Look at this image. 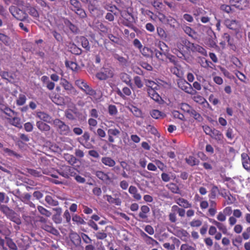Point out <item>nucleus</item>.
Returning a JSON list of instances; mask_svg holds the SVG:
<instances>
[{"label": "nucleus", "instance_id": "22", "mask_svg": "<svg viewBox=\"0 0 250 250\" xmlns=\"http://www.w3.org/2000/svg\"><path fill=\"white\" fill-rule=\"evenodd\" d=\"M42 228L45 231L54 235H57L59 232L57 229L54 228L51 223H44L42 226Z\"/></svg>", "mask_w": 250, "mask_h": 250}, {"label": "nucleus", "instance_id": "21", "mask_svg": "<svg viewBox=\"0 0 250 250\" xmlns=\"http://www.w3.org/2000/svg\"><path fill=\"white\" fill-rule=\"evenodd\" d=\"M129 193L132 195L134 199L136 201H139L141 199L142 196L136 187L130 186L128 189Z\"/></svg>", "mask_w": 250, "mask_h": 250}, {"label": "nucleus", "instance_id": "41", "mask_svg": "<svg viewBox=\"0 0 250 250\" xmlns=\"http://www.w3.org/2000/svg\"><path fill=\"white\" fill-rule=\"evenodd\" d=\"M51 100L53 103L57 105H62L64 104L63 98L59 95H56L55 96L52 97Z\"/></svg>", "mask_w": 250, "mask_h": 250}, {"label": "nucleus", "instance_id": "53", "mask_svg": "<svg viewBox=\"0 0 250 250\" xmlns=\"http://www.w3.org/2000/svg\"><path fill=\"white\" fill-rule=\"evenodd\" d=\"M26 101V97L25 95L21 94L19 96L18 99L16 101L17 105L21 106L23 105Z\"/></svg>", "mask_w": 250, "mask_h": 250}, {"label": "nucleus", "instance_id": "10", "mask_svg": "<svg viewBox=\"0 0 250 250\" xmlns=\"http://www.w3.org/2000/svg\"><path fill=\"white\" fill-rule=\"evenodd\" d=\"M231 3L233 6L239 10H244L249 6V2L248 0H232Z\"/></svg>", "mask_w": 250, "mask_h": 250}, {"label": "nucleus", "instance_id": "55", "mask_svg": "<svg viewBox=\"0 0 250 250\" xmlns=\"http://www.w3.org/2000/svg\"><path fill=\"white\" fill-rule=\"evenodd\" d=\"M3 151L5 153L7 154L8 156H14L17 158H20L21 157V156L19 154H18L16 152L12 150H11L9 148H4Z\"/></svg>", "mask_w": 250, "mask_h": 250}, {"label": "nucleus", "instance_id": "4", "mask_svg": "<svg viewBox=\"0 0 250 250\" xmlns=\"http://www.w3.org/2000/svg\"><path fill=\"white\" fill-rule=\"evenodd\" d=\"M58 173L65 178L73 177L76 175L75 169L74 167L68 166H62L59 170Z\"/></svg>", "mask_w": 250, "mask_h": 250}, {"label": "nucleus", "instance_id": "36", "mask_svg": "<svg viewBox=\"0 0 250 250\" xmlns=\"http://www.w3.org/2000/svg\"><path fill=\"white\" fill-rule=\"evenodd\" d=\"M64 23L66 26H67L70 30L74 33H78L79 30L77 26L72 24L69 20L64 19Z\"/></svg>", "mask_w": 250, "mask_h": 250}, {"label": "nucleus", "instance_id": "61", "mask_svg": "<svg viewBox=\"0 0 250 250\" xmlns=\"http://www.w3.org/2000/svg\"><path fill=\"white\" fill-rule=\"evenodd\" d=\"M70 51L72 53L76 55H81L82 52V49L75 44H73L70 47Z\"/></svg>", "mask_w": 250, "mask_h": 250}, {"label": "nucleus", "instance_id": "64", "mask_svg": "<svg viewBox=\"0 0 250 250\" xmlns=\"http://www.w3.org/2000/svg\"><path fill=\"white\" fill-rule=\"evenodd\" d=\"M242 236L245 240L250 238V226L246 228V230L242 233Z\"/></svg>", "mask_w": 250, "mask_h": 250}, {"label": "nucleus", "instance_id": "52", "mask_svg": "<svg viewBox=\"0 0 250 250\" xmlns=\"http://www.w3.org/2000/svg\"><path fill=\"white\" fill-rule=\"evenodd\" d=\"M56 210L59 211L58 212L59 213H57L54 215H53L52 219L53 221L56 224H60L62 222V219L61 216V209L60 208H58L56 209Z\"/></svg>", "mask_w": 250, "mask_h": 250}, {"label": "nucleus", "instance_id": "35", "mask_svg": "<svg viewBox=\"0 0 250 250\" xmlns=\"http://www.w3.org/2000/svg\"><path fill=\"white\" fill-rule=\"evenodd\" d=\"M220 193V190L217 186L213 185L212 187L210 193L208 194V197L210 199H215L217 195Z\"/></svg>", "mask_w": 250, "mask_h": 250}, {"label": "nucleus", "instance_id": "49", "mask_svg": "<svg viewBox=\"0 0 250 250\" xmlns=\"http://www.w3.org/2000/svg\"><path fill=\"white\" fill-rule=\"evenodd\" d=\"M189 113L190 116L193 117L195 120L201 121L203 119L201 115L193 109H190Z\"/></svg>", "mask_w": 250, "mask_h": 250}, {"label": "nucleus", "instance_id": "25", "mask_svg": "<svg viewBox=\"0 0 250 250\" xmlns=\"http://www.w3.org/2000/svg\"><path fill=\"white\" fill-rule=\"evenodd\" d=\"M120 78L124 83L128 85L133 90H134V86L131 83L130 76L129 75L125 73H121Z\"/></svg>", "mask_w": 250, "mask_h": 250}, {"label": "nucleus", "instance_id": "18", "mask_svg": "<svg viewBox=\"0 0 250 250\" xmlns=\"http://www.w3.org/2000/svg\"><path fill=\"white\" fill-rule=\"evenodd\" d=\"M36 126L39 130L45 133L48 132L51 129V127L49 125L42 121H37Z\"/></svg>", "mask_w": 250, "mask_h": 250}, {"label": "nucleus", "instance_id": "19", "mask_svg": "<svg viewBox=\"0 0 250 250\" xmlns=\"http://www.w3.org/2000/svg\"><path fill=\"white\" fill-rule=\"evenodd\" d=\"M242 163L243 167L247 170H250V158L246 153L241 154Z\"/></svg>", "mask_w": 250, "mask_h": 250}, {"label": "nucleus", "instance_id": "54", "mask_svg": "<svg viewBox=\"0 0 250 250\" xmlns=\"http://www.w3.org/2000/svg\"><path fill=\"white\" fill-rule=\"evenodd\" d=\"M37 208L39 212L42 215H43L46 217H50L51 215V212L47 210L43 207L39 206Z\"/></svg>", "mask_w": 250, "mask_h": 250}, {"label": "nucleus", "instance_id": "37", "mask_svg": "<svg viewBox=\"0 0 250 250\" xmlns=\"http://www.w3.org/2000/svg\"><path fill=\"white\" fill-rule=\"evenodd\" d=\"M27 171L29 174L36 177H41L42 176V173H44L41 169L38 170L32 168H27Z\"/></svg>", "mask_w": 250, "mask_h": 250}, {"label": "nucleus", "instance_id": "33", "mask_svg": "<svg viewBox=\"0 0 250 250\" xmlns=\"http://www.w3.org/2000/svg\"><path fill=\"white\" fill-rule=\"evenodd\" d=\"M9 218L11 221L14 222L18 225H19L21 223L20 217L14 211H12V212L10 213L9 215Z\"/></svg>", "mask_w": 250, "mask_h": 250}, {"label": "nucleus", "instance_id": "12", "mask_svg": "<svg viewBox=\"0 0 250 250\" xmlns=\"http://www.w3.org/2000/svg\"><path fill=\"white\" fill-rule=\"evenodd\" d=\"M95 175L100 180L106 184H109L112 182L111 178L108 174L103 171H97Z\"/></svg>", "mask_w": 250, "mask_h": 250}, {"label": "nucleus", "instance_id": "46", "mask_svg": "<svg viewBox=\"0 0 250 250\" xmlns=\"http://www.w3.org/2000/svg\"><path fill=\"white\" fill-rule=\"evenodd\" d=\"M133 81L135 85L138 88H142L144 86V83L140 77L136 76L133 78Z\"/></svg>", "mask_w": 250, "mask_h": 250}, {"label": "nucleus", "instance_id": "28", "mask_svg": "<svg viewBox=\"0 0 250 250\" xmlns=\"http://www.w3.org/2000/svg\"><path fill=\"white\" fill-rule=\"evenodd\" d=\"M104 198L106 199V201L110 204H114L117 206H120L122 204V201L120 198H113L111 195H105L104 196Z\"/></svg>", "mask_w": 250, "mask_h": 250}, {"label": "nucleus", "instance_id": "30", "mask_svg": "<svg viewBox=\"0 0 250 250\" xmlns=\"http://www.w3.org/2000/svg\"><path fill=\"white\" fill-rule=\"evenodd\" d=\"M101 162L104 165L109 167H113L116 164L115 161L110 157H102Z\"/></svg>", "mask_w": 250, "mask_h": 250}, {"label": "nucleus", "instance_id": "8", "mask_svg": "<svg viewBox=\"0 0 250 250\" xmlns=\"http://www.w3.org/2000/svg\"><path fill=\"white\" fill-rule=\"evenodd\" d=\"M225 25L229 29L234 30L235 33H238L241 28V24L238 21L227 19L224 22Z\"/></svg>", "mask_w": 250, "mask_h": 250}, {"label": "nucleus", "instance_id": "3", "mask_svg": "<svg viewBox=\"0 0 250 250\" xmlns=\"http://www.w3.org/2000/svg\"><path fill=\"white\" fill-rule=\"evenodd\" d=\"M53 124L60 135L64 136L70 135L71 133L70 127L64 122L59 119H55L53 120Z\"/></svg>", "mask_w": 250, "mask_h": 250}, {"label": "nucleus", "instance_id": "9", "mask_svg": "<svg viewBox=\"0 0 250 250\" xmlns=\"http://www.w3.org/2000/svg\"><path fill=\"white\" fill-rule=\"evenodd\" d=\"M61 84L63 88L67 91L68 94H73L75 95L77 93L76 89L72 84L66 79L62 80Z\"/></svg>", "mask_w": 250, "mask_h": 250}, {"label": "nucleus", "instance_id": "62", "mask_svg": "<svg viewBox=\"0 0 250 250\" xmlns=\"http://www.w3.org/2000/svg\"><path fill=\"white\" fill-rule=\"evenodd\" d=\"M147 89H158L159 86L152 81L148 80L146 83Z\"/></svg>", "mask_w": 250, "mask_h": 250}, {"label": "nucleus", "instance_id": "27", "mask_svg": "<svg viewBox=\"0 0 250 250\" xmlns=\"http://www.w3.org/2000/svg\"><path fill=\"white\" fill-rule=\"evenodd\" d=\"M157 90L158 89H147L148 96L154 101L159 102L161 100V97L157 92L156 90Z\"/></svg>", "mask_w": 250, "mask_h": 250}, {"label": "nucleus", "instance_id": "24", "mask_svg": "<svg viewBox=\"0 0 250 250\" xmlns=\"http://www.w3.org/2000/svg\"><path fill=\"white\" fill-rule=\"evenodd\" d=\"M37 117L42 121L48 123H51L52 117L48 114L42 111H39L37 113Z\"/></svg>", "mask_w": 250, "mask_h": 250}, {"label": "nucleus", "instance_id": "38", "mask_svg": "<svg viewBox=\"0 0 250 250\" xmlns=\"http://www.w3.org/2000/svg\"><path fill=\"white\" fill-rule=\"evenodd\" d=\"M81 90L86 95L90 96H94L96 94V91L89 86L87 83H86L85 86L83 87V89H81Z\"/></svg>", "mask_w": 250, "mask_h": 250}, {"label": "nucleus", "instance_id": "5", "mask_svg": "<svg viewBox=\"0 0 250 250\" xmlns=\"http://www.w3.org/2000/svg\"><path fill=\"white\" fill-rule=\"evenodd\" d=\"M114 76V71L110 67L104 68L101 71L98 72L96 78L101 81L106 80L108 78H111Z\"/></svg>", "mask_w": 250, "mask_h": 250}, {"label": "nucleus", "instance_id": "56", "mask_svg": "<svg viewBox=\"0 0 250 250\" xmlns=\"http://www.w3.org/2000/svg\"><path fill=\"white\" fill-rule=\"evenodd\" d=\"M114 58L115 59L118 61V62H120V63L121 65H126L127 61V60L125 58H124L122 56H121L117 54H116L114 55Z\"/></svg>", "mask_w": 250, "mask_h": 250}, {"label": "nucleus", "instance_id": "59", "mask_svg": "<svg viewBox=\"0 0 250 250\" xmlns=\"http://www.w3.org/2000/svg\"><path fill=\"white\" fill-rule=\"evenodd\" d=\"M86 83V82L82 79H78L75 81V84L80 89H83Z\"/></svg>", "mask_w": 250, "mask_h": 250}, {"label": "nucleus", "instance_id": "15", "mask_svg": "<svg viewBox=\"0 0 250 250\" xmlns=\"http://www.w3.org/2000/svg\"><path fill=\"white\" fill-rule=\"evenodd\" d=\"M209 221L217 227L218 229L221 231L224 234L228 233V229L227 227L222 223L216 221L213 219H208Z\"/></svg>", "mask_w": 250, "mask_h": 250}, {"label": "nucleus", "instance_id": "42", "mask_svg": "<svg viewBox=\"0 0 250 250\" xmlns=\"http://www.w3.org/2000/svg\"><path fill=\"white\" fill-rule=\"evenodd\" d=\"M189 236V234L186 230L182 229L178 232V237H180L181 240L184 242L188 241Z\"/></svg>", "mask_w": 250, "mask_h": 250}, {"label": "nucleus", "instance_id": "44", "mask_svg": "<svg viewBox=\"0 0 250 250\" xmlns=\"http://www.w3.org/2000/svg\"><path fill=\"white\" fill-rule=\"evenodd\" d=\"M234 8L233 3H231L230 6L226 4H223L221 6V9L228 14L232 13Z\"/></svg>", "mask_w": 250, "mask_h": 250}, {"label": "nucleus", "instance_id": "6", "mask_svg": "<svg viewBox=\"0 0 250 250\" xmlns=\"http://www.w3.org/2000/svg\"><path fill=\"white\" fill-rule=\"evenodd\" d=\"M177 84L179 88L188 94L193 95L196 93V90L193 89L191 85L185 80H179Z\"/></svg>", "mask_w": 250, "mask_h": 250}, {"label": "nucleus", "instance_id": "7", "mask_svg": "<svg viewBox=\"0 0 250 250\" xmlns=\"http://www.w3.org/2000/svg\"><path fill=\"white\" fill-rule=\"evenodd\" d=\"M121 131L116 128H111L107 130L108 141L110 143H114L115 140L120 138Z\"/></svg>", "mask_w": 250, "mask_h": 250}, {"label": "nucleus", "instance_id": "39", "mask_svg": "<svg viewBox=\"0 0 250 250\" xmlns=\"http://www.w3.org/2000/svg\"><path fill=\"white\" fill-rule=\"evenodd\" d=\"M66 67L69 68L73 71H77L79 68L78 64L74 62L66 61L65 62Z\"/></svg>", "mask_w": 250, "mask_h": 250}, {"label": "nucleus", "instance_id": "43", "mask_svg": "<svg viewBox=\"0 0 250 250\" xmlns=\"http://www.w3.org/2000/svg\"><path fill=\"white\" fill-rule=\"evenodd\" d=\"M158 47L161 51L163 52L162 53L164 54V56L169 52V47L164 42H159Z\"/></svg>", "mask_w": 250, "mask_h": 250}, {"label": "nucleus", "instance_id": "14", "mask_svg": "<svg viewBox=\"0 0 250 250\" xmlns=\"http://www.w3.org/2000/svg\"><path fill=\"white\" fill-rule=\"evenodd\" d=\"M95 18L94 19L93 22L92 24L91 25L94 28L97 29L103 33H106L107 32L108 29L102 23L99 22L98 20L96 19L95 17H94Z\"/></svg>", "mask_w": 250, "mask_h": 250}, {"label": "nucleus", "instance_id": "47", "mask_svg": "<svg viewBox=\"0 0 250 250\" xmlns=\"http://www.w3.org/2000/svg\"><path fill=\"white\" fill-rule=\"evenodd\" d=\"M64 158L71 165H73L77 162L76 157L69 154H65Z\"/></svg>", "mask_w": 250, "mask_h": 250}, {"label": "nucleus", "instance_id": "31", "mask_svg": "<svg viewBox=\"0 0 250 250\" xmlns=\"http://www.w3.org/2000/svg\"><path fill=\"white\" fill-rule=\"evenodd\" d=\"M70 238L72 243L76 246L80 245L81 243V235H79L77 233H72Z\"/></svg>", "mask_w": 250, "mask_h": 250}, {"label": "nucleus", "instance_id": "1", "mask_svg": "<svg viewBox=\"0 0 250 250\" xmlns=\"http://www.w3.org/2000/svg\"><path fill=\"white\" fill-rule=\"evenodd\" d=\"M191 52H198L203 55L207 56V51L205 48L198 44L190 42L185 38L178 40L173 51L179 58L183 60H186V56Z\"/></svg>", "mask_w": 250, "mask_h": 250}, {"label": "nucleus", "instance_id": "45", "mask_svg": "<svg viewBox=\"0 0 250 250\" xmlns=\"http://www.w3.org/2000/svg\"><path fill=\"white\" fill-rule=\"evenodd\" d=\"M72 221L75 222L77 225H83L86 223L85 221L81 216L75 214L72 216Z\"/></svg>", "mask_w": 250, "mask_h": 250}, {"label": "nucleus", "instance_id": "20", "mask_svg": "<svg viewBox=\"0 0 250 250\" xmlns=\"http://www.w3.org/2000/svg\"><path fill=\"white\" fill-rule=\"evenodd\" d=\"M210 137L217 141L218 143H223L224 139L223 134L218 130L213 128Z\"/></svg>", "mask_w": 250, "mask_h": 250}, {"label": "nucleus", "instance_id": "48", "mask_svg": "<svg viewBox=\"0 0 250 250\" xmlns=\"http://www.w3.org/2000/svg\"><path fill=\"white\" fill-rule=\"evenodd\" d=\"M168 188L172 193L177 194L180 193V190L176 184L173 183H170L168 185Z\"/></svg>", "mask_w": 250, "mask_h": 250}, {"label": "nucleus", "instance_id": "34", "mask_svg": "<svg viewBox=\"0 0 250 250\" xmlns=\"http://www.w3.org/2000/svg\"><path fill=\"white\" fill-rule=\"evenodd\" d=\"M185 160L186 163L191 167L198 165L199 164V160L193 156H189L185 159Z\"/></svg>", "mask_w": 250, "mask_h": 250}, {"label": "nucleus", "instance_id": "40", "mask_svg": "<svg viewBox=\"0 0 250 250\" xmlns=\"http://www.w3.org/2000/svg\"><path fill=\"white\" fill-rule=\"evenodd\" d=\"M140 51L144 56L146 58L151 57L153 54L151 49L146 46L142 47L141 50H140Z\"/></svg>", "mask_w": 250, "mask_h": 250}, {"label": "nucleus", "instance_id": "17", "mask_svg": "<svg viewBox=\"0 0 250 250\" xmlns=\"http://www.w3.org/2000/svg\"><path fill=\"white\" fill-rule=\"evenodd\" d=\"M70 2L75 8L74 10L76 11L77 14L82 16L86 15L84 11L81 8V3L78 0H70Z\"/></svg>", "mask_w": 250, "mask_h": 250}, {"label": "nucleus", "instance_id": "13", "mask_svg": "<svg viewBox=\"0 0 250 250\" xmlns=\"http://www.w3.org/2000/svg\"><path fill=\"white\" fill-rule=\"evenodd\" d=\"M174 201L177 204L183 208H188L192 207L191 203H189L187 199L184 198L175 197L174 198Z\"/></svg>", "mask_w": 250, "mask_h": 250}, {"label": "nucleus", "instance_id": "60", "mask_svg": "<svg viewBox=\"0 0 250 250\" xmlns=\"http://www.w3.org/2000/svg\"><path fill=\"white\" fill-rule=\"evenodd\" d=\"M9 122L12 125L16 127H20L21 126V120L19 118L14 117L10 120Z\"/></svg>", "mask_w": 250, "mask_h": 250}, {"label": "nucleus", "instance_id": "23", "mask_svg": "<svg viewBox=\"0 0 250 250\" xmlns=\"http://www.w3.org/2000/svg\"><path fill=\"white\" fill-rule=\"evenodd\" d=\"M138 231L140 236L147 244H152L153 243H157L155 240L149 236L140 229H139Z\"/></svg>", "mask_w": 250, "mask_h": 250}, {"label": "nucleus", "instance_id": "58", "mask_svg": "<svg viewBox=\"0 0 250 250\" xmlns=\"http://www.w3.org/2000/svg\"><path fill=\"white\" fill-rule=\"evenodd\" d=\"M82 46L86 49V51H89L90 46L89 44V42L86 38L85 37H82L81 38Z\"/></svg>", "mask_w": 250, "mask_h": 250}, {"label": "nucleus", "instance_id": "16", "mask_svg": "<svg viewBox=\"0 0 250 250\" xmlns=\"http://www.w3.org/2000/svg\"><path fill=\"white\" fill-rule=\"evenodd\" d=\"M150 211L149 208L146 205H143L141 207L140 211L138 214L140 218L143 221L148 219L147 213Z\"/></svg>", "mask_w": 250, "mask_h": 250}, {"label": "nucleus", "instance_id": "26", "mask_svg": "<svg viewBox=\"0 0 250 250\" xmlns=\"http://www.w3.org/2000/svg\"><path fill=\"white\" fill-rule=\"evenodd\" d=\"M105 8L110 12L106 14V16H117L119 13V10L116 6L113 5H106Z\"/></svg>", "mask_w": 250, "mask_h": 250}, {"label": "nucleus", "instance_id": "50", "mask_svg": "<svg viewBox=\"0 0 250 250\" xmlns=\"http://www.w3.org/2000/svg\"><path fill=\"white\" fill-rule=\"evenodd\" d=\"M0 41L5 45L8 46L10 44V38L4 34L0 33Z\"/></svg>", "mask_w": 250, "mask_h": 250}, {"label": "nucleus", "instance_id": "2", "mask_svg": "<svg viewBox=\"0 0 250 250\" xmlns=\"http://www.w3.org/2000/svg\"><path fill=\"white\" fill-rule=\"evenodd\" d=\"M9 11L12 16L21 15L24 14L25 16H38L37 10L33 7L27 6L24 10H21L17 6H11L9 8Z\"/></svg>", "mask_w": 250, "mask_h": 250}, {"label": "nucleus", "instance_id": "32", "mask_svg": "<svg viewBox=\"0 0 250 250\" xmlns=\"http://www.w3.org/2000/svg\"><path fill=\"white\" fill-rule=\"evenodd\" d=\"M151 117L155 119H162L166 117V114L157 109H153L150 112Z\"/></svg>", "mask_w": 250, "mask_h": 250}, {"label": "nucleus", "instance_id": "63", "mask_svg": "<svg viewBox=\"0 0 250 250\" xmlns=\"http://www.w3.org/2000/svg\"><path fill=\"white\" fill-rule=\"evenodd\" d=\"M81 239H82L83 243L86 245L92 243V240L89 237L87 234L84 233H81Z\"/></svg>", "mask_w": 250, "mask_h": 250}, {"label": "nucleus", "instance_id": "29", "mask_svg": "<svg viewBox=\"0 0 250 250\" xmlns=\"http://www.w3.org/2000/svg\"><path fill=\"white\" fill-rule=\"evenodd\" d=\"M107 227V226L105 227V230H97V232H94V236L96 237L97 240H103L105 239L107 236V234L106 232Z\"/></svg>", "mask_w": 250, "mask_h": 250}, {"label": "nucleus", "instance_id": "51", "mask_svg": "<svg viewBox=\"0 0 250 250\" xmlns=\"http://www.w3.org/2000/svg\"><path fill=\"white\" fill-rule=\"evenodd\" d=\"M45 201L47 204L51 206H56L58 205V202L53 199L52 197L50 195L46 196Z\"/></svg>", "mask_w": 250, "mask_h": 250}, {"label": "nucleus", "instance_id": "11", "mask_svg": "<svg viewBox=\"0 0 250 250\" xmlns=\"http://www.w3.org/2000/svg\"><path fill=\"white\" fill-rule=\"evenodd\" d=\"M159 20L164 24L175 27L178 25L176 20L173 17H158Z\"/></svg>", "mask_w": 250, "mask_h": 250}, {"label": "nucleus", "instance_id": "57", "mask_svg": "<svg viewBox=\"0 0 250 250\" xmlns=\"http://www.w3.org/2000/svg\"><path fill=\"white\" fill-rule=\"evenodd\" d=\"M108 113L111 116H115L118 113V109L115 105L110 104L108 107Z\"/></svg>", "mask_w": 250, "mask_h": 250}]
</instances>
